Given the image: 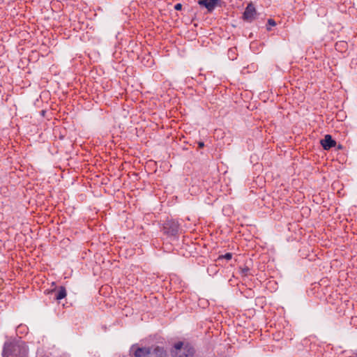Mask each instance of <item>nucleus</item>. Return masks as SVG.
<instances>
[{"mask_svg": "<svg viewBox=\"0 0 357 357\" xmlns=\"http://www.w3.org/2000/svg\"><path fill=\"white\" fill-rule=\"evenodd\" d=\"M152 356H154V357H167V353L164 347L156 346L153 348Z\"/></svg>", "mask_w": 357, "mask_h": 357, "instance_id": "9", "label": "nucleus"}, {"mask_svg": "<svg viewBox=\"0 0 357 357\" xmlns=\"http://www.w3.org/2000/svg\"><path fill=\"white\" fill-rule=\"evenodd\" d=\"M182 8V5L181 3H176L175 6H174V9L176 10H181Z\"/></svg>", "mask_w": 357, "mask_h": 357, "instance_id": "14", "label": "nucleus"}, {"mask_svg": "<svg viewBox=\"0 0 357 357\" xmlns=\"http://www.w3.org/2000/svg\"><path fill=\"white\" fill-rule=\"evenodd\" d=\"M28 349L25 343L16 342L5 344L3 357H27Z\"/></svg>", "mask_w": 357, "mask_h": 357, "instance_id": "1", "label": "nucleus"}, {"mask_svg": "<svg viewBox=\"0 0 357 357\" xmlns=\"http://www.w3.org/2000/svg\"><path fill=\"white\" fill-rule=\"evenodd\" d=\"M204 146V143L203 142H198V147L199 149H202Z\"/></svg>", "mask_w": 357, "mask_h": 357, "instance_id": "15", "label": "nucleus"}, {"mask_svg": "<svg viewBox=\"0 0 357 357\" xmlns=\"http://www.w3.org/2000/svg\"><path fill=\"white\" fill-rule=\"evenodd\" d=\"M250 271V268L247 266L244 268H240V273L242 276H247L248 275V273Z\"/></svg>", "mask_w": 357, "mask_h": 357, "instance_id": "11", "label": "nucleus"}, {"mask_svg": "<svg viewBox=\"0 0 357 357\" xmlns=\"http://www.w3.org/2000/svg\"><path fill=\"white\" fill-rule=\"evenodd\" d=\"M218 0H199V5L205 7L208 12H212L217 5Z\"/></svg>", "mask_w": 357, "mask_h": 357, "instance_id": "8", "label": "nucleus"}, {"mask_svg": "<svg viewBox=\"0 0 357 357\" xmlns=\"http://www.w3.org/2000/svg\"><path fill=\"white\" fill-rule=\"evenodd\" d=\"M50 293L54 295V298L56 301H60L64 298L67 295L66 289L63 286H60L58 288L52 289Z\"/></svg>", "mask_w": 357, "mask_h": 357, "instance_id": "5", "label": "nucleus"}, {"mask_svg": "<svg viewBox=\"0 0 357 357\" xmlns=\"http://www.w3.org/2000/svg\"><path fill=\"white\" fill-rule=\"evenodd\" d=\"M153 349L152 347H138L134 352L135 357H145L149 355V357H154L152 356Z\"/></svg>", "mask_w": 357, "mask_h": 357, "instance_id": "6", "label": "nucleus"}, {"mask_svg": "<svg viewBox=\"0 0 357 357\" xmlns=\"http://www.w3.org/2000/svg\"><path fill=\"white\" fill-rule=\"evenodd\" d=\"M347 45V43L343 41L339 42L335 44V49L336 50L340 49L341 50H342L343 49L346 48Z\"/></svg>", "mask_w": 357, "mask_h": 357, "instance_id": "10", "label": "nucleus"}, {"mask_svg": "<svg viewBox=\"0 0 357 357\" xmlns=\"http://www.w3.org/2000/svg\"><path fill=\"white\" fill-rule=\"evenodd\" d=\"M179 230V225L174 220H167L163 225V232L167 236L176 237Z\"/></svg>", "mask_w": 357, "mask_h": 357, "instance_id": "3", "label": "nucleus"}, {"mask_svg": "<svg viewBox=\"0 0 357 357\" xmlns=\"http://www.w3.org/2000/svg\"><path fill=\"white\" fill-rule=\"evenodd\" d=\"M195 350L189 343L179 341L176 342L170 350L173 357H193Z\"/></svg>", "mask_w": 357, "mask_h": 357, "instance_id": "2", "label": "nucleus"}, {"mask_svg": "<svg viewBox=\"0 0 357 357\" xmlns=\"http://www.w3.org/2000/svg\"><path fill=\"white\" fill-rule=\"evenodd\" d=\"M231 258L232 254L230 252H227L225 255L219 257V259H225L227 260H230Z\"/></svg>", "mask_w": 357, "mask_h": 357, "instance_id": "12", "label": "nucleus"}, {"mask_svg": "<svg viewBox=\"0 0 357 357\" xmlns=\"http://www.w3.org/2000/svg\"><path fill=\"white\" fill-rule=\"evenodd\" d=\"M355 357H357V356H356Z\"/></svg>", "mask_w": 357, "mask_h": 357, "instance_id": "16", "label": "nucleus"}, {"mask_svg": "<svg viewBox=\"0 0 357 357\" xmlns=\"http://www.w3.org/2000/svg\"><path fill=\"white\" fill-rule=\"evenodd\" d=\"M321 144L323 146L324 149L329 150L332 147L335 146L336 144V142L333 139L332 137L330 135H326L322 140H321Z\"/></svg>", "mask_w": 357, "mask_h": 357, "instance_id": "7", "label": "nucleus"}, {"mask_svg": "<svg viewBox=\"0 0 357 357\" xmlns=\"http://www.w3.org/2000/svg\"><path fill=\"white\" fill-rule=\"evenodd\" d=\"M268 25L271 26H274L276 25V22L273 19H268Z\"/></svg>", "mask_w": 357, "mask_h": 357, "instance_id": "13", "label": "nucleus"}, {"mask_svg": "<svg viewBox=\"0 0 357 357\" xmlns=\"http://www.w3.org/2000/svg\"><path fill=\"white\" fill-rule=\"evenodd\" d=\"M257 15L258 13L254 4L252 2H250L247 5L244 10L242 15V19L245 22L251 23L257 18Z\"/></svg>", "mask_w": 357, "mask_h": 357, "instance_id": "4", "label": "nucleus"}]
</instances>
